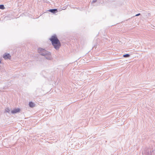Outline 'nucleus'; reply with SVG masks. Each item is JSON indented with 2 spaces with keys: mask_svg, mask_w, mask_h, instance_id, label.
I'll return each mask as SVG.
<instances>
[{
  "mask_svg": "<svg viewBox=\"0 0 155 155\" xmlns=\"http://www.w3.org/2000/svg\"><path fill=\"white\" fill-rule=\"evenodd\" d=\"M49 40L51 42L52 45L56 50H58L60 48L61 44L56 35L54 34L52 36L49 38Z\"/></svg>",
  "mask_w": 155,
  "mask_h": 155,
  "instance_id": "1",
  "label": "nucleus"
},
{
  "mask_svg": "<svg viewBox=\"0 0 155 155\" xmlns=\"http://www.w3.org/2000/svg\"><path fill=\"white\" fill-rule=\"evenodd\" d=\"M38 51L41 55L45 56L46 59L49 60L51 59V53L45 49L39 48H38Z\"/></svg>",
  "mask_w": 155,
  "mask_h": 155,
  "instance_id": "2",
  "label": "nucleus"
},
{
  "mask_svg": "<svg viewBox=\"0 0 155 155\" xmlns=\"http://www.w3.org/2000/svg\"><path fill=\"white\" fill-rule=\"evenodd\" d=\"M2 57L5 60L10 59L11 58V56L10 54L9 53H5L2 56Z\"/></svg>",
  "mask_w": 155,
  "mask_h": 155,
  "instance_id": "3",
  "label": "nucleus"
},
{
  "mask_svg": "<svg viewBox=\"0 0 155 155\" xmlns=\"http://www.w3.org/2000/svg\"><path fill=\"white\" fill-rule=\"evenodd\" d=\"M20 111V108H15L11 111V113L12 114H14L19 112Z\"/></svg>",
  "mask_w": 155,
  "mask_h": 155,
  "instance_id": "4",
  "label": "nucleus"
},
{
  "mask_svg": "<svg viewBox=\"0 0 155 155\" xmlns=\"http://www.w3.org/2000/svg\"><path fill=\"white\" fill-rule=\"evenodd\" d=\"M47 12H50L53 14H54L58 12V10L57 9H50L47 10Z\"/></svg>",
  "mask_w": 155,
  "mask_h": 155,
  "instance_id": "5",
  "label": "nucleus"
},
{
  "mask_svg": "<svg viewBox=\"0 0 155 155\" xmlns=\"http://www.w3.org/2000/svg\"><path fill=\"white\" fill-rule=\"evenodd\" d=\"M29 106L31 108L34 107L35 106V104L32 101H30L29 102Z\"/></svg>",
  "mask_w": 155,
  "mask_h": 155,
  "instance_id": "6",
  "label": "nucleus"
},
{
  "mask_svg": "<svg viewBox=\"0 0 155 155\" xmlns=\"http://www.w3.org/2000/svg\"><path fill=\"white\" fill-rule=\"evenodd\" d=\"M46 71L44 70L41 73V74H42L43 75V76L45 78L46 77Z\"/></svg>",
  "mask_w": 155,
  "mask_h": 155,
  "instance_id": "7",
  "label": "nucleus"
},
{
  "mask_svg": "<svg viewBox=\"0 0 155 155\" xmlns=\"http://www.w3.org/2000/svg\"><path fill=\"white\" fill-rule=\"evenodd\" d=\"M130 54H124L123 55V57H124L125 58H129L130 57Z\"/></svg>",
  "mask_w": 155,
  "mask_h": 155,
  "instance_id": "8",
  "label": "nucleus"
},
{
  "mask_svg": "<svg viewBox=\"0 0 155 155\" xmlns=\"http://www.w3.org/2000/svg\"><path fill=\"white\" fill-rule=\"evenodd\" d=\"M5 8L3 4L0 5V9L2 10H4Z\"/></svg>",
  "mask_w": 155,
  "mask_h": 155,
  "instance_id": "9",
  "label": "nucleus"
},
{
  "mask_svg": "<svg viewBox=\"0 0 155 155\" xmlns=\"http://www.w3.org/2000/svg\"><path fill=\"white\" fill-rule=\"evenodd\" d=\"M10 110L9 109V108L8 107H7L5 108V112L9 113L10 112Z\"/></svg>",
  "mask_w": 155,
  "mask_h": 155,
  "instance_id": "10",
  "label": "nucleus"
},
{
  "mask_svg": "<svg viewBox=\"0 0 155 155\" xmlns=\"http://www.w3.org/2000/svg\"><path fill=\"white\" fill-rule=\"evenodd\" d=\"M97 43H96V44H94L93 47V49H94V48H95L96 49L97 47Z\"/></svg>",
  "mask_w": 155,
  "mask_h": 155,
  "instance_id": "11",
  "label": "nucleus"
},
{
  "mask_svg": "<svg viewBox=\"0 0 155 155\" xmlns=\"http://www.w3.org/2000/svg\"><path fill=\"white\" fill-rule=\"evenodd\" d=\"M97 0H93L91 2V4H94L97 2Z\"/></svg>",
  "mask_w": 155,
  "mask_h": 155,
  "instance_id": "12",
  "label": "nucleus"
},
{
  "mask_svg": "<svg viewBox=\"0 0 155 155\" xmlns=\"http://www.w3.org/2000/svg\"><path fill=\"white\" fill-rule=\"evenodd\" d=\"M100 2H98V3H97V2L96 3L95 5H94V6H98V5H99V4H100Z\"/></svg>",
  "mask_w": 155,
  "mask_h": 155,
  "instance_id": "13",
  "label": "nucleus"
},
{
  "mask_svg": "<svg viewBox=\"0 0 155 155\" xmlns=\"http://www.w3.org/2000/svg\"><path fill=\"white\" fill-rule=\"evenodd\" d=\"M141 14L140 13H138L137 14H136L135 15V16H139Z\"/></svg>",
  "mask_w": 155,
  "mask_h": 155,
  "instance_id": "14",
  "label": "nucleus"
},
{
  "mask_svg": "<svg viewBox=\"0 0 155 155\" xmlns=\"http://www.w3.org/2000/svg\"><path fill=\"white\" fill-rule=\"evenodd\" d=\"M0 63L2 64V59L0 58Z\"/></svg>",
  "mask_w": 155,
  "mask_h": 155,
  "instance_id": "15",
  "label": "nucleus"
},
{
  "mask_svg": "<svg viewBox=\"0 0 155 155\" xmlns=\"http://www.w3.org/2000/svg\"><path fill=\"white\" fill-rule=\"evenodd\" d=\"M130 19V18H129V19H128V20H129V19Z\"/></svg>",
  "mask_w": 155,
  "mask_h": 155,
  "instance_id": "16",
  "label": "nucleus"
},
{
  "mask_svg": "<svg viewBox=\"0 0 155 155\" xmlns=\"http://www.w3.org/2000/svg\"><path fill=\"white\" fill-rule=\"evenodd\" d=\"M151 152L150 151V155H151Z\"/></svg>",
  "mask_w": 155,
  "mask_h": 155,
  "instance_id": "17",
  "label": "nucleus"
},
{
  "mask_svg": "<svg viewBox=\"0 0 155 155\" xmlns=\"http://www.w3.org/2000/svg\"><path fill=\"white\" fill-rule=\"evenodd\" d=\"M149 155H150V154H149Z\"/></svg>",
  "mask_w": 155,
  "mask_h": 155,
  "instance_id": "18",
  "label": "nucleus"
}]
</instances>
